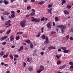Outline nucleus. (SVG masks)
Masks as SVG:
<instances>
[{
    "label": "nucleus",
    "mask_w": 73,
    "mask_h": 73,
    "mask_svg": "<svg viewBox=\"0 0 73 73\" xmlns=\"http://www.w3.org/2000/svg\"><path fill=\"white\" fill-rule=\"evenodd\" d=\"M64 13L65 15H68L69 14V12L67 10H65L64 11Z\"/></svg>",
    "instance_id": "16"
},
{
    "label": "nucleus",
    "mask_w": 73,
    "mask_h": 73,
    "mask_svg": "<svg viewBox=\"0 0 73 73\" xmlns=\"http://www.w3.org/2000/svg\"><path fill=\"white\" fill-rule=\"evenodd\" d=\"M53 6V4H49L48 5V8H51Z\"/></svg>",
    "instance_id": "31"
},
{
    "label": "nucleus",
    "mask_w": 73,
    "mask_h": 73,
    "mask_svg": "<svg viewBox=\"0 0 73 73\" xmlns=\"http://www.w3.org/2000/svg\"><path fill=\"white\" fill-rule=\"evenodd\" d=\"M29 70L30 71V72H31L33 70V67H31L29 68Z\"/></svg>",
    "instance_id": "17"
},
{
    "label": "nucleus",
    "mask_w": 73,
    "mask_h": 73,
    "mask_svg": "<svg viewBox=\"0 0 73 73\" xmlns=\"http://www.w3.org/2000/svg\"><path fill=\"white\" fill-rule=\"evenodd\" d=\"M14 57H16L17 58L19 57V56L17 54H15V55Z\"/></svg>",
    "instance_id": "45"
},
{
    "label": "nucleus",
    "mask_w": 73,
    "mask_h": 73,
    "mask_svg": "<svg viewBox=\"0 0 73 73\" xmlns=\"http://www.w3.org/2000/svg\"><path fill=\"white\" fill-rule=\"evenodd\" d=\"M9 57L11 58V59H13V56L12 54H10L9 55Z\"/></svg>",
    "instance_id": "25"
},
{
    "label": "nucleus",
    "mask_w": 73,
    "mask_h": 73,
    "mask_svg": "<svg viewBox=\"0 0 73 73\" xmlns=\"http://www.w3.org/2000/svg\"><path fill=\"white\" fill-rule=\"evenodd\" d=\"M10 73V71H9V70H7L6 72V73Z\"/></svg>",
    "instance_id": "64"
},
{
    "label": "nucleus",
    "mask_w": 73,
    "mask_h": 73,
    "mask_svg": "<svg viewBox=\"0 0 73 73\" xmlns=\"http://www.w3.org/2000/svg\"><path fill=\"white\" fill-rule=\"evenodd\" d=\"M52 25L50 22L48 23L47 24V27L48 29H51L52 28Z\"/></svg>",
    "instance_id": "4"
},
{
    "label": "nucleus",
    "mask_w": 73,
    "mask_h": 73,
    "mask_svg": "<svg viewBox=\"0 0 73 73\" xmlns=\"http://www.w3.org/2000/svg\"><path fill=\"white\" fill-rule=\"evenodd\" d=\"M31 9V6H29L28 7H27V10H30Z\"/></svg>",
    "instance_id": "29"
},
{
    "label": "nucleus",
    "mask_w": 73,
    "mask_h": 73,
    "mask_svg": "<svg viewBox=\"0 0 73 73\" xmlns=\"http://www.w3.org/2000/svg\"><path fill=\"white\" fill-rule=\"evenodd\" d=\"M32 60V58H30L29 57L27 58V61L28 62H31Z\"/></svg>",
    "instance_id": "13"
},
{
    "label": "nucleus",
    "mask_w": 73,
    "mask_h": 73,
    "mask_svg": "<svg viewBox=\"0 0 73 73\" xmlns=\"http://www.w3.org/2000/svg\"><path fill=\"white\" fill-rule=\"evenodd\" d=\"M52 8H51L50 9H48L47 11L49 12L50 14H52Z\"/></svg>",
    "instance_id": "22"
},
{
    "label": "nucleus",
    "mask_w": 73,
    "mask_h": 73,
    "mask_svg": "<svg viewBox=\"0 0 73 73\" xmlns=\"http://www.w3.org/2000/svg\"><path fill=\"white\" fill-rule=\"evenodd\" d=\"M44 27H42L41 28V33H43L44 32Z\"/></svg>",
    "instance_id": "38"
},
{
    "label": "nucleus",
    "mask_w": 73,
    "mask_h": 73,
    "mask_svg": "<svg viewBox=\"0 0 73 73\" xmlns=\"http://www.w3.org/2000/svg\"><path fill=\"white\" fill-rule=\"evenodd\" d=\"M56 33V32L55 31H52L51 32V34H53L54 33Z\"/></svg>",
    "instance_id": "47"
},
{
    "label": "nucleus",
    "mask_w": 73,
    "mask_h": 73,
    "mask_svg": "<svg viewBox=\"0 0 73 73\" xmlns=\"http://www.w3.org/2000/svg\"><path fill=\"white\" fill-rule=\"evenodd\" d=\"M28 0H23L24 2L25 3H27Z\"/></svg>",
    "instance_id": "59"
},
{
    "label": "nucleus",
    "mask_w": 73,
    "mask_h": 73,
    "mask_svg": "<svg viewBox=\"0 0 73 73\" xmlns=\"http://www.w3.org/2000/svg\"><path fill=\"white\" fill-rule=\"evenodd\" d=\"M11 30H9V31H7L6 33L7 35H9L10 33H11Z\"/></svg>",
    "instance_id": "32"
},
{
    "label": "nucleus",
    "mask_w": 73,
    "mask_h": 73,
    "mask_svg": "<svg viewBox=\"0 0 73 73\" xmlns=\"http://www.w3.org/2000/svg\"><path fill=\"white\" fill-rule=\"evenodd\" d=\"M15 17L16 15H15V14H12L11 16H9V19H13V18Z\"/></svg>",
    "instance_id": "7"
},
{
    "label": "nucleus",
    "mask_w": 73,
    "mask_h": 73,
    "mask_svg": "<svg viewBox=\"0 0 73 73\" xmlns=\"http://www.w3.org/2000/svg\"><path fill=\"white\" fill-rule=\"evenodd\" d=\"M11 21L10 20H9L8 21H6L5 23V25H9V24H11Z\"/></svg>",
    "instance_id": "8"
},
{
    "label": "nucleus",
    "mask_w": 73,
    "mask_h": 73,
    "mask_svg": "<svg viewBox=\"0 0 73 73\" xmlns=\"http://www.w3.org/2000/svg\"><path fill=\"white\" fill-rule=\"evenodd\" d=\"M46 40H48V36H46Z\"/></svg>",
    "instance_id": "56"
},
{
    "label": "nucleus",
    "mask_w": 73,
    "mask_h": 73,
    "mask_svg": "<svg viewBox=\"0 0 73 73\" xmlns=\"http://www.w3.org/2000/svg\"><path fill=\"white\" fill-rule=\"evenodd\" d=\"M56 57L58 59L59 58H60L59 57V56H58V55H56Z\"/></svg>",
    "instance_id": "55"
},
{
    "label": "nucleus",
    "mask_w": 73,
    "mask_h": 73,
    "mask_svg": "<svg viewBox=\"0 0 73 73\" xmlns=\"http://www.w3.org/2000/svg\"><path fill=\"white\" fill-rule=\"evenodd\" d=\"M53 48V46H51L49 47L48 48V49L49 50H50V49H52Z\"/></svg>",
    "instance_id": "34"
},
{
    "label": "nucleus",
    "mask_w": 73,
    "mask_h": 73,
    "mask_svg": "<svg viewBox=\"0 0 73 73\" xmlns=\"http://www.w3.org/2000/svg\"><path fill=\"white\" fill-rule=\"evenodd\" d=\"M31 11L33 12H34V13H35V12H36V11L33 9H32L31 10Z\"/></svg>",
    "instance_id": "43"
},
{
    "label": "nucleus",
    "mask_w": 73,
    "mask_h": 73,
    "mask_svg": "<svg viewBox=\"0 0 73 73\" xmlns=\"http://www.w3.org/2000/svg\"><path fill=\"white\" fill-rule=\"evenodd\" d=\"M66 2V1H62V5H63L64 3H65Z\"/></svg>",
    "instance_id": "33"
},
{
    "label": "nucleus",
    "mask_w": 73,
    "mask_h": 73,
    "mask_svg": "<svg viewBox=\"0 0 73 73\" xmlns=\"http://www.w3.org/2000/svg\"><path fill=\"white\" fill-rule=\"evenodd\" d=\"M11 13H13V14H15V12L14 11H11Z\"/></svg>",
    "instance_id": "52"
},
{
    "label": "nucleus",
    "mask_w": 73,
    "mask_h": 73,
    "mask_svg": "<svg viewBox=\"0 0 73 73\" xmlns=\"http://www.w3.org/2000/svg\"><path fill=\"white\" fill-rule=\"evenodd\" d=\"M40 54H41V55H44V52H40Z\"/></svg>",
    "instance_id": "48"
},
{
    "label": "nucleus",
    "mask_w": 73,
    "mask_h": 73,
    "mask_svg": "<svg viewBox=\"0 0 73 73\" xmlns=\"http://www.w3.org/2000/svg\"><path fill=\"white\" fill-rule=\"evenodd\" d=\"M2 45H5V44H6V42H3L2 43Z\"/></svg>",
    "instance_id": "44"
},
{
    "label": "nucleus",
    "mask_w": 73,
    "mask_h": 73,
    "mask_svg": "<svg viewBox=\"0 0 73 73\" xmlns=\"http://www.w3.org/2000/svg\"><path fill=\"white\" fill-rule=\"evenodd\" d=\"M7 37H8V36H4L1 38H0V40L1 41H3V40H4L5 39H6V38H7Z\"/></svg>",
    "instance_id": "6"
},
{
    "label": "nucleus",
    "mask_w": 73,
    "mask_h": 73,
    "mask_svg": "<svg viewBox=\"0 0 73 73\" xmlns=\"http://www.w3.org/2000/svg\"><path fill=\"white\" fill-rule=\"evenodd\" d=\"M25 23H26V21L25 20H23L21 22L20 25L21 27L23 28L25 27Z\"/></svg>",
    "instance_id": "3"
},
{
    "label": "nucleus",
    "mask_w": 73,
    "mask_h": 73,
    "mask_svg": "<svg viewBox=\"0 0 73 73\" xmlns=\"http://www.w3.org/2000/svg\"><path fill=\"white\" fill-rule=\"evenodd\" d=\"M66 8L68 9H69L72 8V5H70L69 4L67 5Z\"/></svg>",
    "instance_id": "11"
},
{
    "label": "nucleus",
    "mask_w": 73,
    "mask_h": 73,
    "mask_svg": "<svg viewBox=\"0 0 73 73\" xmlns=\"http://www.w3.org/2000/svg\"><path fill=\"white\" fill-rule=\"evenodd\" d=\"M35 0H31L30 1L31 2H35Z\"/></svg>",
    "instance_id": "61"
},
{
    "label": "nucleus",
    "mask_w": 73,
    "mask_h": 73,
    "mask_svg": "<svg viewBox=\"0 0 73 73\" xmlns=\"http://www.w3.org/2000/svg\"><path fill=\"white\" fill-rule=\"evenodd\" d=\"M11 24H9V25H7L5 27V28H8V27H11Z\"/></svg>",
    "instance_id": "37"
},
{
    "label": "nucleus",
    "mask_w": 73,
    "mask_h": 73,
    "mask_svg": "<svg viewBox=\"0 0 73 73\" xmlns=\"http://www.w3.org/2000/svg\"><path fill=\"white\" fill-rule=\"evenodd\" d=\"M61 49H62L63 50H66V47H60Z\"/></svg>",
    "instance_id": "19"
},
{
    "label": "nucleus",
    "mask_w": 73,
    "mask_h": 73,
    "mask_svg": "<svg viewBox=\"0 0 73 73\" xmlns=\"http://www.w3.org/2000/svg\"><path fill=\"white\" fill-rule=\"evenodd\" d=\"M26 42H27V43H30V42H31V41L30 40H28L27 39L26 40Z\"/></svg>",
    "instance_id": "36"
},
{
    "label": "nucleus",
    "mask_w": 73,
    "mask_h": 73,
    "mask_svg": "<svg viewBox=\"0 0 73 73\" xmlns=\"http://www.w3.org/2000/svg\"><path fill=\"white\" fill-rule=\"evenodd\" d=\"M41 35V32H39L38 35L36 36V37H40V36Z\"/></svg>",
    "instance_id": "24"
},
{
    "label": "nucleus",
    "mask_w": 73,
    "mask_h": 73,
    "mask_svg": "<svg viewBox=\"0 0 73 73\" xmlns=\"http://www.w3.org/2000/svg\"><path fill=\"white\" fill-rule=\"evenodd\" d=\"M45 21V17H43L40 19V21Z\"/></svg>",
    "instance_id": "30"
},
{
    "label": "nucleus",
    "mask_w": 73,
    "mask_h": 73,
    "mask_svg": "<svg viewBox=\"0 0 73 73\" xmlns=\"http://www.w3.org/2000/svg\"><path fill=\"white\" fill-rule=\"evenodd\" d=\"M3 3L5 4V5H7V4H9V2L8 1H7L6 0H4L3 1Z\"/></svg>",
    "instance_id": "12"
},
{
    "label": "nucleus",
    "mask_w": 73,
    "mask_h": 73,
    "mask_svg": "<svg viewBox=\"0 0 73 73\" xmlns=\"http://www.w3.org/2000/svg\"><path fill=\"white\" fill-rule=\"evenodd\" d=\"M4 55V52L3 51H2L0 53V56H3Z\"/></svg>",
    "instance_id": "35"
},
{
    "label": "nucleus",
    "mask_w": 73,
    "mask_h": 73,
    "mask_svg": "<svg viewBox=\"0 0 73 73\" xmlns=\"http://www.w3.org/2000/svg\"><path fill=\"white\" fill-rule=\"evenodd\" d=\"M70 69H73V65H71L70 66Z\"/></svg>",
    "instance_id": "53"
},
{
    "label": "nucleus",
    "mask_w": 73,
    "mask_h": 73,
    "mask_svg": "<svg viewBox=\"0 0 73 73\" xmlns=\"http://www.w3.org/2000/svg\"><path fill=\"white\" fill-rule=\"evenodd\" d=\"M69 64H73V62L72 63V62H69Z\"/></svg>",
    "instance_id": "63"
},
{
    "label": "nucleus",
    "mask_w": 73,
    "mask_h": 73,
    "mask_svg": "<svg viewBox=\"0 0 73 73\" xmlns=\"http://www.w3.org/2000/svg\"><path fill=\"white\" fill-rule=\"evenodd\" d=\"M66 66V64H64L63 66H60L59 67V69H62L65 68V67Z\"/></svg>",
    "instance_id": "10"
},
{
    "label": "nucleus",
    "mask_w": 73,
    "mask_h": 73,
    "mask_svg": "<svg viewBox=\"0 0 73 73\" xmlns=\"http://www.w3.org/2000/svg\"><path fill=\"white\" fill-rule=\"evenodd\" d=\"M31 48H33V44H31L30 45Z\"/></svg>",
    "instance_id": "46"
},
{
    "label": "nucleus",
    "mask_w": 73,
    "mask_h": 73,
    "mask_svg": "<svg viewBox=\"0 0 73 73\" xmlns=\"http://www.w3.org/2000/svg\"><path fill=\"white\" fill-rule=\"evenodd\" d=\"M44 3V2L43 1H42L39 2L38 3V4L39 5H42Z\"/></svg>",
    "instance_id": "14"
},
{
    "label": "nucleus",
    "mask_w": 73,
    "mask_h": 73,
    "mask_svg": "<svg viewBox=\"0 0 73 73\" xmlns=\"http://www.w3.org/2000/svg\"><path fill=\"white\" fill-rule=\"evenodd\" d=\"M4 32V30H0V34H1V33H3Z\"/></svg>",
    "instance_id": "42"
},
{
    "label": "nucleus",
    "mask_w": 73,
    "mask_h": 73,
    "mask_svg": "<svg viewBox=\"0 0 73 73\" xmlns=\"http://www.w3.org/2000/svg\"><path fill=\"white\" fill-rule=\"evenodd\" d=\"M10 39L11 41H13L14 40V36L13 35H11L10 37Z\"/></svg>",
    "instance_id": "5"
},
{
    "label": "nucleus",
    "mask_w": 73,
    "mask_h": 73,
    "mask_svg": "<svg viewBox=\"0 0 73 73\" xmlns=\"http://www.w3.org/2000/svg\"><path fill=\"white\" fill-rule=\"evenodd\" d=\"M15 46L13 45L11 46L12 48H15Z\"/></svg>",
    "instance_id": "62"
},
{
    "label": "nucleus",
    "mask_w": 73,
    "mask_h": 73,
    "mask_svg": "<svg viewBox=\"0 0 73 73\" xmlns=\"http://www.w3.org/2000/svg\"><path fill=\"white\" fill-rule=\"evenodd\" d=\"M8 40H9V38H8L5 39V41H8Z\"/></svg>",
    "instance_id": "57"
},
{
    "label": "nucleus",
    "mask_w": 73,
    "mask_h": 73,
    "mask_svg": "<svg viewBox=\"0 0 73 73\" xmlns=\"http://www.w3.org/2000/svg\"><path fill=\"white\" fill-rule=\"evenodd\" d=\"M3 15H9L10 14V13L9 12H7V13L5 12L3 14Z\"/></svg>",
    "instance_id": "18"
},
{
    "label": "nucleus",
    "mask_w": 73,
    "mask_h": 73,
    "mask_svg": "<svg viewBox=\"0 0 73 73\" xmlns=\"http://www.w3.org/2000/svg\"><path fill=\"white\" fill-rule=\"evenodd\" d=\"M70 39L71 40H73V38L72 37H70Z\"/></svg>",
    "instance_id": "49"
},
{
    "label": "nucleus",
    "mask_w": 73,
    "mask_h": 73,
    "mask_svg": "<svg viewBox=\"0 0 73 73\" xmlns=\"http://www.w3.org/2000/svg\"><path fill=\"white\" fill-rule=\"evenodd\" d=\"M61 63V61L60 60H58L57 61V64H60Z\"/></svg>",
    "instance_id": "28"
},
{
    "label": "nucleus",
    "mask_w": 73,
    "mask_h": 73,
    "mask_svg": "<svg viewBox=\"0 0 73 73\" xmlns=\"http://www.w3.org/2000/svg\"><path fill=\"white\" fill-rule=\"evenodd\" d=\"M17 13H20V10H18L17 11Z\"/></svg>",
    "instance_id": "58"
},
{
    "label": "nucleus",
    "mask_w": 73,
    "mask_h": 73,
    "mask_svg": "<svg viewBox=\"0 0 73 73\" xmlns=\"http://www.w3.org/2000/svg\"><path fill=\"white\" fill-rule=\"evenodd\" d=\"M28 49V48L27 47H25V50H27Z\"/></svg>",
    "instance_id": "51"
},
{
    "label": "nucleus",
    "mask_w": 73,
    "mask_h": 73,
    "mask_svg": "<svg viewBox=\"0 0 73 73\" xmlns=\"http://www.w3.org/2000/svg\"><path fill=\"white\" fill-rule=\"evenodd\" d=\"M29 16H30V15H27L26 16V17H28Z\"/></svg>",
    "instance_id": "54"
},
{
    "label": "nucleus",
    "mask_w": 73,
    "mask_h": 73,
    "mask_svg": "<svg viewBox=\"0 0 73 73\" xmlns=\"http://www.w3.org/2000/svg\"><path fill=\"white\" fill-rule=\"evenodd\" d=\"M56 27H57V28H61L62 29L61 30V32L62 34L63 33H64V31L63 29H65L66 27L65 25H58L56 26Z\"/></svg>",
    "instance_id": "1"
},
{
    "label": "nucleus",
    "mask_w": 73,
    "mask_h": 73,
    "mask_svg": "<svg viewBox=\"0 0 73 73\" xmlns=\"http://www.w3.org/2000/svg\"><path fill=\"white\" fill-rule=\"evenodd\" d=\"M15 38L17 40H19L20 39V36H16L15 37Z\"/></svg>",
    "instance_id": "23"
},
{
    "label": "nucleus",
    "mask_w": 73,
    "mask_h": 73,
    "mask_svg": "<svg viewBox=\"0 0 73 73\" xmlns=\"http://www.w3.org/2000/svg\"><path fill=\"white\" fill-rule=\"evenodd\" d=\"M8 56V54H6L3 56V58H7Z\"/></svg>",
    "instance_id": "27"
},
{
    "label": "nucleus",
    "mask_w": 73,
    "mask_h": 73,
    "mask_svg": "<svg viewBox=\"0 0 73 73\" xmlns=\"http://www.w3.org/2000/svg\"><path fill=\"white\" fill-rule=\"evenodd\" d=\"M39 68V69L41 70L42 71H43V70H44V67L43 66H40Z\"/></svg>",
    "instance_id": "9"
},
{
    "label": "nucleus",
    "mask_w": 73,
    "mask_h": 73,
    "mask_svg": "<svg viewBox=\"0 0 73 73\" xmlns=\"http://www.w3.org/2000/svg\"><path fill=\"white\" fill-rule=\"evenodd\" d=\"M41 71H42L40 70V69H39L38 71H37V72L38 73H41Z\"/></svg>",
    "instance_id": "39"
},
{
    "label": "nucleus",
    "mask_w": 73,
    "mask_h": 73,
    "mask_svg": "<svg viewBox=\"0 0 73 73\" xmlns=\"http://www.w3.org/2000/svg\"><path fill=\"white\" fill-rule=\"evenodd\" d=\"M48 41H49V40H46L44 42V44H46L48 42Z\"/></svg>",
    "instance_id": "41"
},
{
    "label": "nucleus",
    "mask_w": 73,
    "mask_h": 73,
    "mask_svg": "<svg viewBox=\"0 0 73 73\" xmlns=\"http://www.w3.org/2000/svg\"><path fill=\"white\" fill-rule=\"evenodd\" d=\"M54 20L56 22H57L58 21V18L57 17H54Z\"/></svg>",
    "instance_id": "15"
},
{
    "label": "nucleus",
    "mask_w": 73,
    "mask_h": 73,
    "mask_svg": "<svg viewBox=\"0 0 73 73\" xmlns=\"http://www.w3.org/2000/svg\"><path fill=\"white\" fill-rule=\"evenodd\" d=\"M31 18L32 21H33V22L35 21L36 23H38L40 22V18H35V17H32Z\"/></svg>",
    "instance_id": "2"
},
{
    "label": "nucleus",
    "mask_w": 73,
    "mask_h": 73,
    "mask_svg": "<svg viewBox=\"0 0 73 73\" xmlns=\"http://www.w3.org/2000/svg\"><path fill=\"white\" fill-rule=\"evenodd\" d=\"M58 52H61V49L60 48L58 49Z\"/></svg>",
    "instance_id": "60"
},
{
    "label": "nucleus",
    "mask_w": 73,
    "mask_h": 73,
    "mask_svg": "<svg viewBox=\"0 0 73 73\" xmlns=\"http://www.w3.org/2000/svg\"><path fill=\"white\" fill-rule=\"evenodd\" d=\"M46 37V36H45V35H43L41 37L42 38L43 40H45Z\"/></svg>",
    "instance_id": "21"
},
{
    "label": "nucleus",
    "mask_w": 73,
    "mask_h": 73,
    "mask_svg": "<svg viewBox=\"0 0 73 73\" xmlns=\"http://www.w3.org/2000/svg\"><path fill=\"white\" fill-rule=\"evenodd\" d=\"M35 15V13L32 12L31 14L30 15L31 16H34Z\"/></svg>",
    "instance_id": "26"
},
{
    "label": "nucleus",
    "mask_w": 73,
    "mask_h": 73,
    "mask_svg": "<svg viewBox=\"0 0 73 73\" xmlns=\"http://www.w3.org/2000/svg\"><path fill=\"white\" fill-rule=\"evenodd\" d=\"M69 50H65L63 51V52L64 53H68V52H69Z\"/></svg>",
    "instance_id": "20"
},
{
    "label": "nucleus",
    "mask_w": 73,
    "mask_h": 73,
    "mask_svg": "<svg viewBox=\"0 0 73 73\" xmlns=\"http://www.w3.org/2000/svg\"><path fill=\"white\" fill-rule=\"evenodd\" d=\"M20 49L21 50H22L23 49V46H22L20 47Z\"/></svg>",
    "instance_id": "40"
},
{
    "label": "nucleus",
    "mask_w": 73,
    "mask_h": 73,
    "mask_svg": "<svg viewBox=\"0 0 73 73\" xmlns=\"http://www.w3.org/2000/svg\"><path fill=\"white\" fill-rule=\"evenodd\" d=\"M66 37H67V40H68V39H69V35H67Z\"/></svg>",
    "instance_id": "50"
}]
</instances>
